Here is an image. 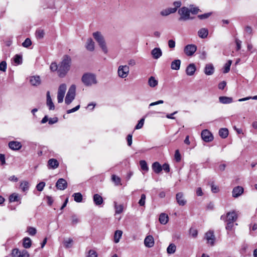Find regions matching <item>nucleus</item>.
<instances>
[{
	"mask_svg": "<svg viewBox=\"0 0 257 257\" xmlns=\"http://www.w3.org/2000/svg\"><path fill=\"white\" fill-rule=\"evenodd\" d=\"M71 64V58L68 55H64L59 64L58 75L60 77H64L69 71Z\"/></svg>",
	"mask_w": 257,
	"mask_h": 257,
	"instance_id": "f257e3e1",
	"label": "nucleus"
},
{
	"mask_svg": "<svg viewBox=\"0 0 257 257\" xmlns=\"http://www.w3.org/2000/svg\"><path fill=\"white\" fill-rule=\"evenodd\" d=\"M81 80L87 86H90L97 83L96 75L93 73H87L83 74Z\"/></svg>",
	"mask_w": 257,
	"mask_h": 257,
	"instance_id": "f03ea898",
	"label": "nucleus"
},
{
	"mask_svg": "<svg viewBox=\"0 0 257 257\" xmlns=\"http://www.w3.org/2000/svg\"><path fill=\"white\" fill-rule=\"evenodd\" d=\"M93 36L96 41L98 43L103 52L105 54H106L108 50L105 40L102 34L99 32H96L93 33Z\"/></svg>",
	"mask_w": 257,
	"mask_h": 257,
	"instance_id": "7ed1b4c3",
	"label": "nucleus"
},
{
	"mask_svg": "<svg viewBox=\"0 0 257 257\" xmlns=\"http://www.w3.org/2000/svg\"><path fill=\"white\" fill-rule=\"evenodd\" d=\"M178 14L180 16L179 18V20L180 21H185L190 19H193V18L190 17L189 9L186 7H183L179 9Z\"/></svg>",
	"mask_w": 257,
	"mask_h": 257,
	"instance_id": "20e7f679",
	"label": "nucleus"
},
{
	"mask_svg": "<svg viewBox=\"0 0 257 257\" xmlns=\"http://www.w3.org/2000/svg\"><path fill=\"white\" fill-rule=\"evenodd\" d=\"M76 86L73 84L69 87L66 94L65 102L66 104H69L74 99L75 96Z\"/></svg>",
	"mask_w": 257,
	"mask_h": 257,
	"instance_id": "39448f33",
	"label": "nucleus"
},
{
	"mask_svg": "<svg viewBox=\"0 0 257 257\" xmlns=\"http://www.w3.org/2000/svg\"><path fill=\"white\" fill-rule=\"evenodd\" d=\"M130 72L129 67L127 65H120L118 67L117 74L119 77L121 78H126Z\"/></svg>",
	"mask_w": 257,
	"mask_h": 257,
	"instance_id": "423d86ee",
	"label": "nucleus"
},
{
	"mask_svg": "<svg viewBox=\"0 0 257 257\" xmlns=\"http://www.w3.org/2000/svg\"><path fill=\"white\" fill-rule=\"evenodd\" d=\"M237 218L236 213L234 211L228 212L226 216L222 215L221 219L224 220L225 222H235Z\"/></svg>",
	"mask_w": 257,
	"mask_h": 257,
	"instance_id": "0eeeda50",
	"label": "nucleus"
},
{
	"mask_svg": "<svg viewBox=\"0 0 257 257\" xmlns=\"http://www.w3.org/2000/svg\"><path fill=\"white\" fill-rule=\"evenodd\" d=\"M205 238L207 240V243L211 246L214 245L215 240V236L214 232L212 230H209L205 233Z\"/></svg>",
	"mask_w": 257,
	"mask_h": 257,
	"instance_id": "6e6552de",
	"label": "nucleus"
},
{
	"mask_svg": "<svg viewBox=\"0 0 257 257\" xmlns=\"http://www.w3.org/2000/svg\"><path fill=\"white\" fill-rule=\"evenodd\" d=\"M197 47L193 44L187 45L184 48V53L186 55L191 56L196 52Z\"/></svg>",
	"mask_w": 257,
	"mask_h": 257,
	"instance_id": "1a4fd4ad",
	"label": "nucleus"
},
{
	"mask_svg": "<svg viewBox=\"0 0 257 257\" xmlns=\"http://www.w3.org/2000/svg\"><path fill=\"white\" fill-rule=\"evenodd\" d=\"M201 137L202 140L205 142H210L213 140L212 135L207 130H204L202 131Z\"/></svg>",
	"mask_w": 257,
	"mask_h": 257,
	"instance_id": "9d476101",
	"label": "nucleus"
},
{
	"mask_svg": "<svg viewBox=\"0 0 257 257\" xmlns=\"http://www.w3.org/2000/svg\"><path fill=\"white\" fill-rule=\"evenodd\" d=\"M56 187L59 190H63L67 188V183L65 179L60 178L57 181L56 183Z\"/></svg>",
	"mask_w": 257,
	"mask_h": 257,
	"instance_id": "9b49d317",
	"label": "nucleus"
},
{
	"mask_svg": "<svg viewBox=\"0 0 257 257\" xmlns=\"http://www.w3.org/2000/svg\"><path fill=\"white\" fill-rule=\"evenodd\" d=\"M243 188L241 186H236L234 187L232 192V196L234 198H237L243 193Z\"/></svg>",
	"mask_w": 257,
	"mask_h": 257,
	"instance_id": "f8f14e48",
	"label": "nucleus"
},
{
	"mask_svg": "<svg viewBox=\"0 0 257 257\" xmlns=\"http://www.w3.org/2000/svg\"><path fill=\"white\" fill-rule=\"evenodd\" d=\"M9 147L13 150L17 151L21 149L22 145L19 142L11 141L9 143Z\"/></svg>",
	"mask_w": 257,
	"mask_h": 257,
	"instance_id": "ddd939ff",
	"label": "nucleus"
},
{
	"mask_svg": "<svg viewBox=\"0 0 257 257\" xmlns=\"http://www.w3.org/2000/svg\"><path fill=\"white\" fill-rule=\"evenodd\" d=\"M176 200L179 205L184 206L186 203V201L184 199L183 193L179 192L176 194Z\"/></svg>",
	"mask_w": 257,
	"mask_h": 257,
	"instance_id": "4468645a",
	"label": "nucleus"
},
{
	"mask_svg": "<svg viewBox=\"0 0 257 257\" xmlns=\"http://www.w3.org/2000/svg\"><path fill=\"white\" fill-rule=\"evenodd\" d=\"M151 54L154 59H158L162 56V52L160 48H155L152 50Z\"/></svg>",
	"mask_w": 257,
	"mask_h": 257,
	"instance_id": "2eb2a0df",
	"label": "nucleus"
},
{
	"mask_svg": "<svg viewBox=\"0 0 257 257\" xmlns=\"http://www.w3.org/2000/svg\"><path fill=\"white\" fill-rule=\"evenodd\" d=\"M144 244L148 247H151L154 245V239L152 235L147 236L144 240Z\"/></svg>",
	"mask_w": 257,
	"mask_h": 257,
	"instance_id": "dca6fc26",
	"label": "nucleus"
},
{
	"mask_svg": "<svg viewBox=\"0 0 257 257\" xmlns=\"http://www.w3.org/2000/svg\"><path fill=\"white\" fill-rule=\"evenodd\" d=\"M204 72L207 75H211L214 72V68L212 64H207L206 65Z\"/></svg>",
	"mask_w": 257,
	"mask_h": 257,
	"instance_id": "f3484780",
	"label": "nucleus"
},
{
	"mask_svg": "<svg viewBox=\"0 0 257 257\" xmlns=\"http://www.w3.org/2000/svg\"><path fill=\"white\" fill-rule=\"evenodd\" d=\"M196 71V66L195 64L192 63L190 64L186 69V72L187 75H193Z\"/></svg>",
	"mask_w": 257,
	"mask_h": 257,
	"instance_id": "a211bd4d",
	"label": "nucleus"
},
{
	"mask_svg": "<svg viewBox=\"0 0 257 257\" xmlns=\"http://www.w3.org/2000/svg\"><path fill=\"white\" fill-rule=\"evenodd\" d=\"M152 168L154 172L156 174H159L162 171V166L158 162L153 163L152 165Z\"/></svg>",
	"mask_w": 257,
	"mask_h": 257,
	"instance_id": "6ab92c4d",
	"label": "nucleus"
},
{
	"mask_svg": "<svg viewBox=\"0 0 257 257\" xmlns=\"http://www.w3.org/2000/svg\"><path fill=\"white\" fill-rule=\"evenodd\" d=\"M208 35V30L207 29L203 28L200 29L198 31V36L202 38V39H205L207 37Z\"/></svg>",
	"mask_w": 257,
	"mask_h": 257,
	"instance_id": "aec40b11",
	"label": "nucleus"
},
{
	"mask_svg": "<svg viewBox=\"0 0 257 257\" xmlns=\"http://www.w3.org/2000/svg\"><path fill=\"white\" fill-rule=\"evenodd\" d=\"M86 48L89 51H93L94 50V42L91 38L87 39L86 43Z\"/></svg>",
	"mask_w": 257,
	"mask_h": 257,
	"instance_id": "412c9836",
	"label": "nucleus"
},
{
	"mask_svg": "<svg viewBox=\"0 0 257 257\" xmlns=\"http://www.w3.org/2000/svg\"><path fill=\"white\" fill-rule=\"evenodd\" d=\"M176 12V9H172V8H169L163 10L161 11L160 14L162 16H167L171 14L175 13Z\"/></svg>",
	"mask_w": 257,
	"mask_h": 257,
	"instance_id": "4be33fe9",
	"label": "nucleus"
},
{
	"mask_svg": "<svg viewBox=\"0 0 257 257\" xmlns=\"http://www.w3.org/2000/svg\"><path fill=\"white\" fill-rule=\"evenodd\" d=\"M47 105L49 107L50 110H54L55 106L52 102V100L51 98L50 92H47Z\"/></svg>",
	"mask_w": 257,
	"mask_h": 257,
	"instance_id": "5701e85b",
	"label": "nucleus"
},
{
	"mask_svg": "<svg viewBox=\"0 0 257 257\" xmlns=\"http://www.w3.org/2000/svg\"><path fill=\"white\" fill-rule=\"evenodd\" d=\"M30 83L34 86H38L41 83V79L38 76H33L30 78Z\"/></svg>",
	"mask_w": 257,
	"mask_h": 257,
	"instance_id": "b1692460",
	"label": "nucleus"
},
{
	"mask_svg": "<svg viewBox=\"0 0 257 257\" xmlns=\"http://www.w3.org/2000/svg\"><path fill=\"white\" fill-rule=\"evenodd\" d=\"M181 60L176 59L173 61L171 64V68L173 70H178L180 68Z\"/></svg>",
	"mask_w": 257,
	"mask_h": 257,
	"instance_id": "393cba45",
	"label": "nucleus"
},
{
	"mask_svg": "<svg viewBox=\"0 0 257 257\" xmlns=\"http://www.w3.org/2000/svg\"><path fill=\"white\" fill-rule=\"evenodd\" d=\"M48 164L50 168L53 169L57 168L59 166V163L58 161L55 159H50L48 161Z\"/></svg>",
	"mask_w": 257,
	"mask_h": 257,
	"instance_id": "a878e982",
	"label": "nucleus"
},
{
	"mask_svg": "<svg viewBox=\"0 0 257 257\" xmlns=\"http://www.w3.org/2000/svg\"><path fill=\"white\" fill-rule=\"evenodd\" d=\"M159 220L161 224H166L168 222L169 217L166 214L162 213L160 215Z\"/></svg>",
	"mask_w": 257,
	"mask_h": 257,
	"instance_id": "bb28decb",
	"label": "nucleus"
},
{
	"mask_svg": "<svg viewBox=\"0 0 257 257\" xmlns=\"http://www.w3.org/2000/svg\"><path fill=\"white\" fill-rule=\"evenodd\" d=\"M93 201L95 205H100L103 203L102 197L98 194H94L93 196Z\"/></svg>",
	"mask_w": 257,
	"mask_h": 257,
	"instance_id": "cd10ccee",
	"label": "nucleus"
},
{
	"mask_svg": "<svg viewBox=\"0 0 257 257\" xmlns=\"http://www.w3.org/2000/svg\"><path fill=\"white\" fill-rule=\"evenodd\" d=\"M122 235V231L120 230H117L115 231L114 234V242L116 243L119 242L120 239Z\"/></svg>",
	"mask_w": 257,
	"mask_h": 257,
	"instance_id": "c85d7f7f",
	"label": "nucleus"
},
{
	"mask_svg": "<svg viewBox=\"0 0 257 257\" xmlns=\"http://www.w3.org/2000/svg\"><path fill=\"white\" fill-rule=\"evenodd\" d=\"M220 103L223 104H229L232 102V98L231 97L226 96H220L219 98Z\"/></svg>",
	"mask_w": 257,
	"mask_h": 257,
	"instance_id": "c756f323",
	"label": "nucleus"
},
{
	"mask_svg": "<svg viewBox=\"0 0 257 257\" xmlns=\"http://www.w3.org/2000/svg\"><path fill=\"white\" fill-rule=\"evenodd\" d=\"M158 80L153 76H151L148 80V85L151 87H155L158 85Z\"/></svg>",
	"mask_w": 257,
	"mask_h": 257,
	"instance_id": "7c9ffc66",
	"label": "nucleus"
},
{
	"mask_svg": "<svg viewBox=\"0 0 257 257\" xmlns=\"http://www.w3.org/2000/svg\"><path fill=\"white\" fill-rule=\"evenodd\" d=\"M32 245V241L29 237H25L23 239V246L25 248H29Z\"/></svg>",
	"mask_w": 257,
	"mask_h": 257,
	"instance_id": "2f4dec72",
	"label": "nucleus"
},
{
	"mask_svg": "<svg viewBox=\"0 0 257 257\" xmlns=\"http://www.w3.org/2000/svg\"><path fill=\"white\" fill-rule=\"evenodd\" d=\"M20 187L23 192L27 191L29 188V183L27 181H23L21 182Z\"/></svg>",
	"mask_w": 257,
	"mask_h": 257,
	"instance_id": "473e14b6",
	"label": "nucleus"
},
{
	"mask_svg": "<svg viewBox=\"0 0 257 257\" xmlns=\"http://www.w3.org/2000/svg\"><path fill=\"white\" fill-rule=\"evenodd\" d=\"M219 135L222 138L225 139L228 135V131L226 128H222L219 131Z\"/></svg>",
	"mask_w": 257,
	"mask_h": 257,
	"instance_id": "72a5a7b5",
	"label": "nucleus"
},
{
	"mask_svg": "<svg viewBox=\"0 0 257 257\" xmlns=\"http://www.w3.org/2000/svg\"><path fill=\"white\" fill-rule=\"evenodd\" d=\"M176 250V246L174 243H171L167 248V252L168 254H171L175 253Z\"/></svg>",
	"mask_w": 257,
	"mask_h": 257,
	"instance_id": "f704fd0d",
	"label": "nucleus"
},
{
	"mask_svg": "<svg viewBox=\"0 0 257 257\" xmlns=\"http://www.w3.org/2000/svg\"><path fill=\"white\" fill-rule=\"evenodd\" d=\"M140 165L141 169L145 172H147L149 171V167L146 161L141 160L140 161Z\"/></svg>",
	"mask_w": 257,
	"mask_h": 257,
	"instance_id": "c9c22d12",
	"label": "nucleus"
},
{
	"mask_svg": "<svg viewBox=\"0 0 257 257\" xmlns=\"http://www.w3.org/2000/svg\"><path fill=\"white\" fill-rule=\"evenodd\" d=\"M114 208L115 214H120L123 211V206L122 204H117L114 202Z\"/></svg>",
	"mask_w": 257,
	"mask_h": 257,
	"instance_id": "e433bc0d",
	"label": "nucleus"
},
{
	"mask_svg": "<svg viewBox=\"0 0 257 257\" xmlns=\"http://www.w3.org/2000/svg\"><path fill=\"white\" fill-rule=\"evenodd\" d=\"M72 196L74 197V200L76 202H81L82 200V194L78 193H75L73 194Z\"/></svg>",
	"mask_w": 257,
	"mask_h": 257,
	"instance_id": "4c0bfd02",
	"label": "nucleus"
},
{
	"mask_svg": "<svg viewBox=\"0 0 257 257\" xmlns=\"http://www.w3.org/2000/svg\"><path fill=\"white\" fill-rule=\"evenodd\" d=\"M231 64L232 61L231 60H228L227 62L225 64L223 68V72L224 73H227L229 71Z\"/></svg>",
	"mask_w": 257,
	"mask_h": 257,
	"instance_id": "58836bf2",
	"label": "nucleus"
},
{
	"mask_svg": "<svg viewBox=\"0 0 257 257\" xmlns=\"http://www.w3.org/2000/svg\"><path fill=\"white\" fill-rule=\"evenodd\" d=\"M66 90V85L65 84H62L59 87L58 93L64 96Z\"/></svg>",
	"mask_w": 257,
	"mask_h": 257,
	"instance_id": "ea45409f",
	"label": "nucleus"
},
{
	"mask_svg": "<svg viewBox=\"0 0 257 257\" xmlns=\"http://www.w3.org/2000/svg\"><path fill=\"white\" fill-rule=\"evenodd\" d=\"M111 179L112 181L114 183L115 185L118 186L121 185V179L119 177L115 175H112L111 176Z\"/></svg>",
	"mask_w": 257,
	"mask_h": 257,
	"instance_id": "a19ab883",
	"label": "nucleus"
},
{
	"mask_svg": "<svg viewBox=\"0 0 257 257\" xmlns=\"http://www.w3.org/2000/svg\"><path fill=\"white\" fill-rule=\"evenodd\" d=\"M73 242V239L71 238H69L67 239H66L64 241V246L67 248H70L72 245Z\"/></svg>",
	"mask_w": 257,
	"mask_h": 257,
	"instance_id": "79ce46f5",
	"label": "nucleus"
},
{
	"mask_svg": "<svg viewBox=\"0 0 257 257\" xmlns=\"http://www.w3.org/2000/svg\"><path fill=\"white\" fill-rule=\"evenodd\" d=\"M14 62L17 65H20L22 63V57L20 55H16L14 57Z\"/></svg>",
	"mask_w": 257,
	"mask_h": 257,
	"instance_id": "37998d69",
	"label": "nucleus"
},
{
	"mask_svg": "<svg viewBox=\"0 0 257 257\" xmlns=\"http://www.w3.org/2000/svg\"><path fill=\"white\" fill-rule=\"evenodd\" d=\"M189 11L190 13H191L193 15H196L198 14V13L199 12L200 10L198 9V8L194 7L193 5L190 6Z\"/></svg>",
	"mask_w": 257,
	"mask_h": 257,
	"instance_id": "c03bdc74",
	"label": "nucleus"
},
{
	"mask_svg": "<svg viewBox=\"0 0 257 257\" xmlns=\"http://www.w3.org/2000/svg\"><path fill=\"white\" fill-rule=\"evenodd\" d=\"M9 200L10 202L18 201L19 200V195L17 193H13L10 196Z\"/></svg>",
	"mask_w": 257,
	"mask_h": 257,
	"instance_id": "a18cd8bd",
	"label": "nucleus"
},
{
	"mask_svg": "<svg viewBox=\"0 0 257 257\" xmlns=\"http://www.w3.org/2000/svg\"><path fill=\"white\" fill-rule=\"evenodd\" d=\"M27 232H28L29 235L33 236L36 234L37 232V230L34 227H28L27 228Z\"/></svg>",
	"mask_w": 257,
	"mask_h": 257,
	"instance_id": "49530a36",
	"label": "nucleus"
},
{
	"mask_svg": "<svg viewBox=\"0 0 257 257\" xmlns=\"http://www.w3.org/2000/svg\"><path fill=\"white\" fill-rule=\"evenodd\" d=\"M144 122H145V118H141L139 121L138 124L135 126V129L139 130V129H141V128H142L144 125Z\"/></svg>",
	"mask_w": 257,
	"mask_h": 257,
	"instance_id": "de8ad7c7",
	"label": "nucleus"
},
{
	"mask_svg": "<svg viewBox=\"0 0 257 257\" xmlns=\"http://www.w3.org/2000/svg\"><path fill=\"white\" fill-rule=\"evenodd\" d=\"M146 195L144 194H142L141 195V199H140L139 201V204L141 206H144L145 205L146 202Z\"/></svg>",
	"mask_w": 257,
	"mask_h": 257,
	"instance_id": "09e8293b",
	"label": "nucleus"
},
{
	"mask_svg": "<svg viewBox=\"0 0 257 257\" xmlns=\"http://www.w3.org/2000/svg\"><path fill=\"white\" fill-rule=\"evenodd\" d=\"M190 235L194 238L197 237L198 235V231L194 228H191L189 231Z\"/></svg>",
	"mask_w": 257,
	"mask_h": 257,
	"instance_id": "8fccbe9b",
	"label": "nucleus"
},
{
	"mask_svg": "<svg viewBox=\"0 0 257 257\" xmlns=\"http://www.w3.org/2000/svg\"><path fill=\"white\" fill-rule=\"evenodd\" d=\"M20 252L21 250H20L19 249L14 248L12 250V256L13 257H20Z\"/></svg>",
	"mask_w": 257,
	"mask_h": 257,
	"instance_id": "3c124183",
	"label": "nucleus"
},
{
	"mask_svg": "<svg viewBox=\"0 0 257 257\" xmlns=\"http://www.w3.org/2000/svg\"><path fill=\"white\" fill-rule=\"evenodd\" d=\"M50 68V70L53 72L56 71H58V70L59 68V65H58L56 63L53 62L51 64Z\"/></svg>",
	"mask_w": 257,
	"mask_h": 257,
	"instance_id": "603ef678",
	"label": "nucleus"
},
{
	"mask_svg": "<svg viewBox=\"0 0 257 257\" xmlns=\"http://www.w3.org/2000/svg\"><path fill=\"white\" fill-rule=\"evenodd\" d=\"M32 44L31 40L29 38H27L25 41L22 43V46L24 47L28 48Z\"/></svg>",
	"mask_w": 257,
	"mask_h": 257,
	"instance_id": "864d4df0",
	"label": "nucleus"
},
{
	"mask_svg": "<svg viewBox=\"0 0 257 257\" xmlns=\"http://www.w3.org/2000/svg\"><path fill=\"white\" fill-rule=\"evenodd\" d=\"M79 222V219L76 215L71 216V223L72 225H76Z\"/></svg>",
	"mask_w": 257,
	"mask_h": 257,
	"instance_id": "5fc2aeb1",
	"label": "nucleus"
},
{
	"mask_svg": "<svg viewBox=\"0 0 257 257\" xmlns=\"http://www.w3.org/2000/svg\"><path fill=\"white\" fill-rule=\"evenodd\" d=\"M36 35L38 38L42 39L44 36V32L42 30H38L36 31Z\"/></svg>",
	"mask_w": 257,
	"mask_h": 257,
	"instance_id": "6e6d98bb",
	"label": "nucleus"
},
{
	"mask_svg": "<svg viewBox=\"0 0 257 257\" xmlns=\"http://www.w3.org/2000/svg\"><path fill=\"white\" fill-rule=\"evenodd\" d=\"M45 186V183L44 182H41L38 184L36 186V188L38 191H42Z\"/></svg>",
	"mask_w": 257,
	"mask_h": 257,
	"instance_id": "4d7b16f0",
	"label": "nucleus"
},
{
	"mask_svg": "<svg viewBox=\"0 0 257 257\" xmlns=\"http://www.w3.org/2000/svg\"><path fill=\"white\" fill-rule=\"evenodd\" d=\"M211 14L212 13H205L202 15H198V17L201 20L206 19L209 18L211 15Z\"/></svg>",
	"mask_w": 257,
	"mask_h": 257,
	"instance_id": "13d9d810",
	"label": "nucleus"
},
{
	"mask_svg": "<svg viewBox=\"0 0 257 257\" xmlns=\"http://www.w3.org/2000/svg\"><path fill=\"white\" fill-rule=\"evenodd\" d=\"M7 69V63L6 61H2L0 63V70L5 72Z\"/></svg>",
	"mask_w": 257,
	"mask_h": 257,
	"instance_id": "bf43d9fd",
	"label": "nucleus"
},
{
	"mask_svg": "<svg viewBox=\"0 0 257 257\" xmlns=\"http://www.w3.org/2000/svg\"><path fill=\"white\" fill-rule=\"evenodd\" d=\"M174 157H175V159L177 162H179L180 161L181 155H180L178 150H176Z\"/></svg>",
	"mask_w": 257,
	"mask_h": 257,
	"instance_id": "052dcab7",
	"label": "nucleus"
},
{
	"mask_svg": "<svg viewBox=\"0 0 257 257\" xmlns=\"http://www.w3.org/2000/svg\"><path fill=\"white\" fill-rule=\"evenodd\" d=\"M234 226V222H226L225 228L227 230H231Z\"/></svg>",
	"mask_w": 257,
	"mask_h": 257,
	"instance_id": "680f3d73",
	"label": "nucleus"
},
{
	"mask_svg": "<svg viewBox=\"0 0 257 257\" xmlns=\"http://www.w3.org/2000/svg\"><path fill=\"white\" fill-rule=\"evenodd\" d=\"M29 256H30L29 253L26 250L23 249L21 251L20 257H29Z\"/></svg>",
	"mask_w": 257,
	"mask_h": 257,
	"instance_id": "e2e57ef3",
	"label": "nucleus"
},
{
	"mask_svg": "<svg viewBox=\"0 0 257 257\" xmlns=\"http://www.w3.org/2000/svg\"><path fill=\"white\" fill-rule=\"evenodd\" d=\"M87 257H97V253L94 250H90L88 252Z\"/></svg>",
	"mask_w": 257,
	"mask_h": 257,
	"instance_id": "0e129e2a",
	"label": "nucleus"
},
{
	"mask_svg": "<svg viewBox=\"0 0 257 257\" xmlns=\"http://www.w3.org/2000/svg\"><path fill=\"white\" fill-rule=\"evenodd\" d=\"M176 43L173 40H169L168 41V46L170 48H174L175 47Z\"/></svg>",
	"mask_w": 257,
	"mask_h": 257,
	"instance_id": "69168bd1",
	"label": "nucleus"
},
{
	"mask_svg": "<svg viewBox=\"0 0 257 257\" xmlns=\"http://www.w3.org/2000/svg\"><path fill=\"white\" fill-rule=\"evenodd\" d=\"M162 167V170L163 169L165 172L167 173L170 172V166L168 164L165 163L164 164H163Z\"/></svg>",
	"mask_w": 257,
	"mask_h": 257,
	"instance_id": "338daca9",
	"label": "nucleus"
},
{
	"mask_svg": "<svg viewBox=\"0 0 257 257\" xmlns=\"http://www.w3.org/2000/svg\"><path fill=\"white\" fill-rule=\"evenodd\" d=\"M182 5V3L181 1H176L174 2L173 3V5L174 6V8L173 9H176V11L177 10L178 8H180Z\"/></svg>",
	"mask_w": 257,
	"mask_h": 257,
	"instance_id": "774afa93",
	"label": "nucleus"
}]
</instances>
